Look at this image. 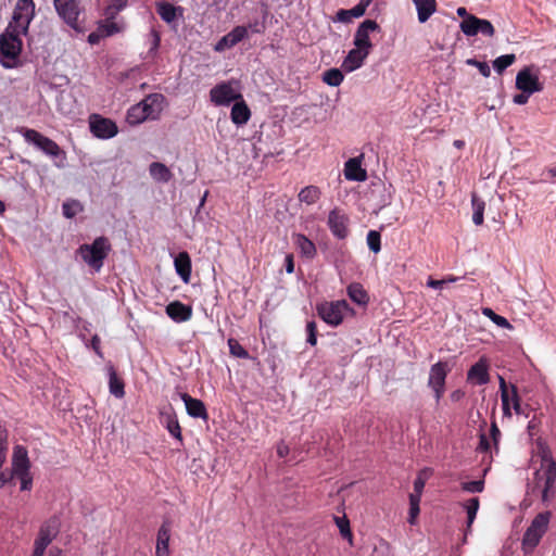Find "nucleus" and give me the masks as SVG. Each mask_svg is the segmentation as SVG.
<instances>
[{
	"label": "nucleus",
	"instance_id": "f257e3e1",
	"mask_svg": "<svg viewBox=\"0 0 556 556\" xmlns=\"http://www.w3.org/2000/svg\"><path fill=\"white\" fill-rule=\"evenodd\" d=\"M556 463L551 454L544 451L541 455L540 468L535 470L532 482L529 484V492H536L541 495L544 505H548L555 497Z\"/></svg>",
	"mask_w": 556,
	"mask_h": 556
},
{
	"label": "nucleus",
	"instance_id": "f03ea898",
	"mask_svg": "<svg viewBox=\"0 0 556 556\" xmlns=\"http://www.w3.org/2000/svg\"><path fill=\"white\" fill-rule=\"evenodd\" d=\"M164 96L151 93L139 103L131 105L126 114V122L131 125H139L147 119H156L163 110Z\"/></svg>",
	"mask_w": 556,
	"mask_h": 556
},
{
	"label": "nucleus",
	"instance_id": "7ed1b4c3",
	"mask_svg": "<svg viewBox=\"0 0 556 556\" xmlns=\"http://www.w3.org/2000/svg\"><path fill=\"white\" fill-rule=\"evenodd\" d=\"M20 31L13 29L12 25L7 26L0 35V64L4 68H14L18 64L23 41Z\"/></svg>",
	"mask_w": 556,
	"mask_h": 556
},
{
	"label": "nucleus",
	"instance_id": "20e7f679",
	"mask_svg": "<svg viewBox=\"0 0 556 556\" xmlns=\"http://www.w3.org/2000/svg\"><path fill=\"white\" fill-rule=\"evenodd\" d=\"M110 251L109 240L105 237H98L91 244L80 245L78 254L87 265L96 271H100Z\"/></svg>",
	"mask_w": 556,
	"mask_h": 556
},
{
	"label": "nucleus",
	"instance_id": "39448f33",
	"mask_svg": "<svg viewBox=\"0 0 556 556\" xmlns=\"http://www.w3.org/2000/svg\"><path fill=\"white\" fill-rule=\"evenodd\" d=\"M35 17L34 0H17L13 10L12 18L8 26L14 30L27 35L29 25Z\"/></svg>",
	"mask_w": 556,
	"mask_h": 556
},
{
	"label": "nucleus",
	"instance_id": "423d86ee",
	"mask_svg": "<svg viewBox=\"0 0 556 556\" xmlns=\"http://www.w3.org/2000/svg\"><path fill=\"white\" fill-rule=\"evenodd\" d=\"M318 316L328 325L339 326L348 312H352L345 300L324 302L316 307Z\"/></svg>",
	"mask_w": 556,
	"mask_h": 556
},
{
	"label": "nucleus",
	"instance_id": "0eeeda50",
	"mask_svg": "<svg viewBox=\"0 0 556 556\" xmlns=\"http://www.w3.org/2000/svg\"><path fill=\"white\" fill-rule=\"evenodd\" d=\"M59 17L72 29L80 31L79 16L83 12L81 0H53Z\"/></svg>",
	"mask_w": 556,
	"mask_h": 556
},
{
	"label": "nucleus",
	"instance_id": "6e6552de",
	"mask_svg": "<svg viewBox=\"0 0 556 556\" xmlns=\"http://www.w3.org/2000/svg\"><path fill=\"white\" fill-rule=\"evenodd\" d=\"M551 519V511L538 514L531 521L522 538L523 548L533 549L546 532Z\"/></svg>",
	"mask_w": 556,
	"mask_h": 556
},
{
	"label": "nucleus",
	"instance_id": "1a4fd4ad",
	"mask_svg": "<svg viewBox=\"0 0 556 556\" xmlns=\"http://www.w3.org/2000/svg\"><path fill=\"white\" fill-rule=\"evenodd\" d=\"M516 88L527 93L540 92L544 84L540 80V71L534 66H526L516 76Z\"/></svg>",
	"mask_w": 556,
	"mask_h": 556
},
{
	"label": "nucleus",
	"instance_id": "9d476101",
	"mask_svg": "<svg viewBox=\"0 0 556 556\" xmlns=\"http://www.w3.org/2000/svg\"><path fill=\"white\" fill-rule=\"evenodd\" d=\"M238 81H223L214 86L210 91L211 101L216 105H228L230 102L242 99L237 89Z\"/></svg>",
	"mask_w": 556,
	"mask_h": 556
},
{
	"label": "nucleus",
	"instance_id": "9b49d317",
	"mask_svg": "<svg viewBox=\"0 0 556 556\" xmlns=\"http://www.w3.org/2000/svg\"><path fill=\"white\" fill-rule=\"evenodd\" d=\"M88 122L91 134L98 139H111L118 132L117 125L100 114H91Z\"/></svg>",
	"mask_w": 556,
	"mask_h": 556
},
{
	"label": "nucleus",
	"instance_id": "f8f14e48",
	"mask_svg": "<svg viewBox=\"0 0 556 556\" xmlns=\"http://www.w3.org/2000/svg\"><path fill=\"white\" fill-rule=\"evenodd\" d=\"M380 26L379 24L374 20H365L363 21L358 27L356 28V31L354 34L353 38V45L354 47L364 49L366 51H371L372 49V42L370 40V33L372 31H379Z\"/></svg>",
	"mask_w": 556,
	"mask_h": 556
},
{
	"label": "nucleus",
	"instance_id": "ddd939ff",
	"mask_svg": "<svg viewBox=\"0 0 556 556\" xmlns=\"http://www.w3.org/2000/svg\"><path fill=\"white\" fill-rule=\"evenodd\" d=\"M460 29L466 36L482 34L488 37L494 35V27L490 21L469 15L460 23Z\"/></svg>",
	"mask_w": 556,
	"mask_h": 556
},
{
	"label": "nucleus",
	"instance_id": "4468645a",
	"mask_svg": "<svg viewBox=\"0 0 556 556\" xmlns=\"http://www.w3.org/2000/svg\"><path fill=\"white\" fill-rule=\"evenodd\" d=\"M446 375V364L442 362L435 363L430 368L428 386L433 390L437 402L440 401L444 393Z\"/></svg>",
	"mask_w": 556,
	"mask_h": 556
},
{
	"label": "nucleus",
	"instance_id": "2eb2a0df",
	"mask_svg": "<svg viewBox=\"0 0 556 556\" xmlns=\"http://www.w3.org/2000/svg\"><path fill=\"white\" fill-rule=\"evenodd\" d=\"M184 8L174 5L167 1L156 3V13L162 21L168 24L172 28H177L179 22L184 20Z\"/></svg>",
	"mask_w": 556,
	"mask_h": 556
},
{
	"label": "nucleus",
	"instance_id": "dca6fc26",
	"mask_svg": "<svg viewBox=\"0 0 556 556\" xmlns=\"http://www.w3.org/2000/svg\"><path fill=\"white\" fill-rule=\"evenodd\" d=\"M328 227L336 238L340 240L345 239L349 235L348 215L339 208L330 211L328 215Z\"/></svg>",
	"mask_w": 556,
	"mask_h": 556
},
{
	"label": "nucleus",
	"instance_id": "f3484780",
	"mask_svg": "<svg viewBox=\"0 0 556 556\" xmlns=\"http://www.w3.org/2000/svg\"><path fill=\"white\" fill-rule=\"evenodd\" d=\"M13 476L30 472V462L26 447L15 445L12 454V471Z\"/></svg>",
	"mask_w": 556,
	"mask_h": 556
},
{
	"label": "nucleus",
	"instance_id": "a211bd4d",
	"mask_svg": "<svg viewBox=\"0 0 556 556\" xmlns=\"http://www.w3.org/2000/svg\"><path fill=\"white\" fill-rule=\"evenodd\" d=\"M59 526V520L56 518H51L48 521H46L43 525H41L38 535L34 543L47 548L51 544V542L58 536Z\"/></svg>",
	"mask_w": 556,
	"mask_h": 556
},
{
	"label": "nucleus",
	"instance_id": "6ab92c4d",
	"mask_svg": "<svg viewBox=\"0 0 556 556\" xmlns=\"http://www.w3.org/2000/svg\"><path fill=\"white\" fill-rule=\"evenodd\" d=\"M369 51L354 47L349 51L342 62V68L346 73L354 72L363 66L365 60L369 55Z\"/></svg>",
	"mask_w": 556,
	"mask_h": 556
},
{
	"label": "nucleus",
	"instance_id": "aec40b11",
	"mask_svg": "<svg viewBox=\"0 0 556 556\" xmlns=\"http://www.w3.org/2000/svg\"><path fill=\"white\" fill-rule=\"evenodd\" d=\"M467 379L470 381H473L475 383H477L479 386L486 384L490 380L489 361L485 357H481L468 370Z\"/></svg>",
	"mask_w": 556,
	"mask_h": 556
},
{
	"label": "nucleus",
	"instance_id": "412c9836",
	"mask_svg": "<svg viewBox=\"0 0 556 556\" xmlns=\"http://www.w3.org/2000/svg\"><path fill=\"white\" fill-rule=\"evenodd\" d=\"M181 400L185 403L187 414L193 418H201L206 420L208 418L206 407L201 400L191 397L187 393L181 394Z\"/></svg>",
	"mask_w": 556,
	"mask_h": 556
},
{
	"label": "nucleus",
	"instance_id": "4be33fe9",
	"mask_svg": "<svg viewBox=\"0 0 556 556\" xmlns=\"http://www.w3.org/2000/svg\"><path fill=\"white\" fill-rule=\"evenodd\" d=\"M166 314L176 323H184L191 318L192 308L179 301L170 302L166 306Z\"/></svg>",
	"mask_w": 556,
	"mask_h": 556
},
{
	"label": "nucleus",
	"instance_id": "5701e85b",
	"mask_svg": "<svg viewBox=\"0 0 556 556\" xmlns=\"http://www.w3.org/2000/svg\"><path fill=\"white\" fill-rule=\"evenodd\" d=\"M344 175L353 181H364L367 178L366 170L361 167V156L352 157L345 163Z\"/></svg>",
	"mask_w": 556,
	"mask_h": 556
},
{
	"label": "nucleus",
	"instance_id": "b1692460",
	"mask_svg": "<svg viewBox=\"0 0 556 556\" xmlns=\"http://www.w3.org/2000/svg\"><path fill=\"white\" fill-rule=\"evenodd\" d=\"M175 269L184 282H189L191 276V260L187 252H180L174 261Z\"/></svg>",
	"mask_w": 556,
	"mask_h": 556
},
{
	"label": "nucleus",
	"instance_id": "393cba45",
	"mask_svg": "<svg viewBox=\"0 0 556 556\" xmlns=\"http://www.w3.org/2000/svg\"><path fill=\"white\" fill-rule=\"evenodd\" d=\"M169 539H170V529L167 523H163L157 532L156 540V556H169Z\"/></svg>",
	"mask_w": 556,
	"mask_h": 556
},
{
	"label": "nucleus",
	"instance_id": "a878e982",
	"mask_svg": "<svg viewBox=\"0 0 556 556\" xmlns=\"http://www.w3.org/2000/svg\"><path fill=\"white\" fill-rule=\"evenodd\" d=\"M419 23H426L437 11L435 0H413Z\"/></svg>",
	"mask_w": 556,
	"mask_h": 556
},
{
	"label": "nucleus",
	"instance_id": "bb28decb",
	"mask_svg": "<svg viewBox=\"0 0 556 556\" xmlns=\"http://www.w3.org/2000/svg\"><path fill=\"white\" fill-rule=\"evenodd\" d=\"M108 374H109L110 393L112 395H114L116 399L124 397V395H125L124 381L121 378H118L117 372L112 365H110L108 367Z\"/></svg>",
	"mask_w": 556,
	"mask_h": 556
},
{
	"label": "nucleus",
	"instance_id": "cd10ccee",
	"mask_svg": "<svg viewBox=\"0 0 556 556\" xmlns=\"http://www.w3.org/2000/svg\"><path fill=\"white\" fill-rule=\"evenodd\" d=\"M231 121L237 125H243L245 124L251 116V111L247 103L241 100L239 102H236L233 106L231 108Z\"/></svg>",
	"mask_w": 556,
	"mask_h": 556
},
{
	"label": "nucleus",
	"instance_id": "c85d7f7f",
	"mask_svg": "<svg viewBox=\"0 0 556 556\" xmlns=\"http://www.w3.org/2000/svg\"><path fill=\"white\" fill-rule=\"evenodd\" d=\"M294 243L302 256L309 260L315 257L316 247L306 236L301 233L296 235L294 237Z\"/></svg>",
	"mask_w": 556,
	"mask_h": 556
},
{
	"label": "nucleus",
	"instance_id": "c756f323",
	"mask_svg": "<svg viewBox=\"0 0 556 556\" xmlns=\"http://www.w3.org/2000/svg\"><path fill=\"white\" fill-rule=\"evenodd\" d=\"M149 173L150 176L159 182H168L173 176L169 168L165 164L159 162L150 164Z\"/></svg>",
	"mask_w": 556,
	"mask_h": 556
},
{
	"label": "nucleus",
	"instance_id": "7c9ffc66",
	"mask_svg": "<svg viewBox=\"0 0 556 556\" xmlns=\"http://www.w3.org/2000/svg\"><path fill=\"white\" fill-rule=\"evenodd\" d=\"M348 295L354 303L362 305V306L367 305V303L369 302V296H368L366 290L363 288L362 285L356 283V282L351 283L348 287Z\"/></svg>",
	"mask_w": 556,
	"mask_h": 556
},
{
	"label": "nucleus",
	"instance_id": "2f4dec72",
	"mask_svg": "<svg viewBox=\"0 0 556 556\" xmlns=\"http://www.w3.org/2000/svg\"><path fill=\"white\" fill-rule=\"evenodd\" d=\"M320 190L316 186H306L298 194L299 201L306 205L315 204L320 198Z\"/></svg>",
	"mask_w": 556,
	"mask_h": 556
},
{
	"label": "nucleus",
	"instance_id": "473e14b6",
	"mask_svg": "<svg viewBox=\"0 0 556 556\" xmlns=\"http://www.w3.org/2000/svg\"><path fill=\"white\" fill-rule=\"evenodd\" d=\"M98 27L104 37H111L124 29L123 23L115 22V18L109 17H105L104 21H100Z\"/></svg>",
	"mask_w": 556,
	"mask_h": 556
},
{
	"label": "nucleus",
	"instance_id": "72a5a7b5",
	"mask_svg": "<svg viewBox=\"0 0 556 556\" xmlns=\"http://www.w3.org/2000/svg\"><path fill=\"white\" fill-rule=\"evenodd\" d=\"M471 206H472V222L476 226L483 224V213L485 210V202L479 198L476 193L471 194Z\"/></svg>",
	"mask_w": 556,
	"mask_h": 556
},
{
	"label": "nucleus",
	"instance_id": "f704fd0d",
	"mask_svg": "<svg viewBox=\"0 0 556 556\" xmlns=\"http://www.w3.org/2000/svg\"><path fill=\"white\" fill-rule=\"evenodd\" d=\"M108 4L103 10V15L109 18H116V16L124 11L128 5V0H106Z\"/></svg>",
	"mask_w": 556,
	"mask_h": 556
},
{
	"label": "nucleus",
	"instance_id": "c9c22d12",
	"mask_svg": "<svg viewBox=\"0 0 556 556\" xmlns=\"http://www.w3.org/2000/svg\"><path fill=\"white\" fill-rule=\"evenodd\" d=\"M344 79L343 73L339 68H330L323 73V81L331 87H338Z\"/></svg>",
	"mask_w": 556,
	"mask_h": 556
},
{
	"label": "nucleus",
	"instance_id": "e433bc0d",
	"mask_svg": "<svg viewBox=\"0 0 556 556\" xmlns=\"http://www.w3.org/2000/svg\"><path fill=\"white\" fill-rule=\"evenodd\" d=\"M500 391H501L503 415H504V417L510 418L511 417V410H509L510 391L508 390L506 381L503 377H500Z\"/></svg>",
	"mask_w": 556,
	"mask_h": 556
},
{
	"label": "nucleus",
	"instance_id": "4c0bfd02",
	"mask_svg": "<svg viewBox=\"0 0 556 556\" xmlns=\"http://www.w3.org/2000/svg\"><path fill=\"white\" fill-rule=\"evenodd\" d=\"M37 149L43 151L45 153L59 157L62 154L61 149L56 144V141H31Z\"/></svg>",
	"mask_w": 556,
	"mask_h": 556
},
{
	"label": "nucleus",
	"instance_id": "58836bf2",
	"mask_svg": "<svg viewBox=\"0 0 556 556\" xmlns=\"http://www.w3.org/2000/svg\"><path fill=\"white\" fill-rule=\"evenodd\" d=\"M516 61L515 54H503L493 61V68L496 73L502 74Z\"/></svg>",
	"mask_w": 556,
	"mask_h": 556
},
{
	"label": "nucleus",
	"instance_id": "ea45409f",
	"mask_svg": "<svg viewBox=\"0 0 556 556\" xmlns=\"http://www.w3.org/2000/svg\"><path fill=\"white\" fill-rule=\"evenodd\" d=\"M482 314L491 319L496 326L501 328L513 329L511 324L505 317L497 315L492 308H482Z\"/></svg>",
	"mask_w": 556,
	"mask_h": 556
},
{
	"label": "nucleus",
	"instance_id": "a19ab883",
	"mask_svg": "<svg viewBox=\"0 0 556 556\" xmlns=\"http://www.w3.org/2000/svg\"><path fill=\"white\" fill-rule=\"evenodd\" d=\"M226 36L228 37V42H231L235 47L248 37V28L242 25L236 26Z\"/></svg>",
	"mask_w": 556,
	"mask_h": 556
},
{
	"label": "nucleus",
	"instance_id": "79ce46f5",
	"mask_svg": "<svg viewBox=\"0 0 556 556\" xmlns=\"http://www.w3.org/2000/svg\"><path fill=\"white\" fill-rule=\"evenodd\" d=\"M479 498L472 497L465 504V509L467 511V529L469 530L471 525L475 521V518L477 516V511L479 509Z\"/></svg>",
	"mask_w": 556,
	"mask_h": 556
},
{
	"label": "nucleus",
	"instance_id": "37998d69",
	"mask_svg": "<svg viewBox=\"0 0 556 556\" xmlns=\"http://www.w3.org/2000/svg\"><path fill=\"white\" fill-rule=\"evenodd\" d=\"M62 211L66 218H73L83 211V205L77 200H70L63 203Z\"/></svg>",
	"mask_w": 556,
	"mask_h": 556
},
{
	"label": "nucleus",
	"instance_id": "c03bdc74",
	"mask_svg": "<svg viewBox=\"0 0 556 556\" xmlns=\"http://www.w3.org/2000/svg\"><path fill=\"white\" fill-rule=\"evenodd\" d=\"M9 433L5 427L0 426V468L7 460V454L9 448Z\"/></svg>",
	"mask_w": 556,
	"mask_h": 556
},
{
	"label": "nucleus",
	"instance_id": "a18cd8bd",
	"mask_svg": "<svg viewBox=\"0 0 556 556\" xmlns=\"http://www.w3.org/2000/svg\"><path fill=\"white\" fill-rule=\"evenodd\" d=\"M257 143H260V146H257V144L252 146L255 157H260L262 154L263 160H266L268 157H273L275 154L278 155L281 153V150H276L274 153V152L269 151L266 147H264V146H267L268 141L260 140V141H257Z\"/></svg>",
	"mask_w": 556,
	"mask_h": 556
},
{
	"label": "nucleus",
	"instance_id": "49530a36",
	"mask_svg": "<svg viewBox=\"0 0 556 556\" xmlns=\"http://www.w3.org/2000/svg\"><path fill=\"white\" fill-rule=\"evenodd\" d=\"M334 521L337 527L339 528L340 534L344 539H348L350 543H352L353 535L350 528V521L346 518V516L334 517Z\"/></svg>",
	"mask_w": 556,
	"mask_h": 556
},
{
	"label": "nucleus",
	"instance_id": "de8ad7c7",
	"mask_svg": "<svg viewBox=\"0 0 556 556\" xmlns=\"http://www.w3.org/2000/svg\"><path fill=\"white\" fill-rule=\"evenodd\" d=\"M228 346L231 355L239 358L249 357L248 351L236 339H228Z\"/></svg>",
	"mask_w": 556,
	"mask_h": 556
},
{
	"label": "nucleus",
	"instance_id": "09e8293b",
	"mask_svg": "<svg viewBox=\"0 0 556 556\" xmlns=\"http://www.w3.org/2000/svg\"><path fill=\"white\" fill-rule=\"evenodd\" d=\"M380 239H381L380 233L376 230H370L367 233V244H368V248L374 253H378L381 250Z\"/></svg>",
	"mask_w": 556,
	"mask_h": 556
},
{
	"label": "nucleus",
	"instance_id": "8fccbe9b",
	"mask_svg": "<svg viewBox=\"0 0 556 556\" xmlns=\"http://www.w3.org/2000/svg\"><path fill=\"white\" fill-rule=\"evenodd\" d=\"M513 407L517 415L523 414L520 405V399L517 392V388L515 386L510 387V399H509V408Z\"/></svg>",
	"mask_w": 556,
	"mask_h": 556
},
{
	"label": "nucleus",
	"instance_id": "3c124183",
	"mask_svg": "<svg viewBox=\"0 0 556 556\" xmlns=\"http://www.w3.org/2000/svg\"><path fill=\"white\" fill-rule=\"evenodd\" d=\"M462 489L469 493H480L484 489V481L476 480V481L463 482Z\"/></svg>",
	"mask_w": 556,
	"mask_h": 556
},
{
	"label": "nucleus",
	"instance_id": "603ef678",
	"mask_svg": "<svg viewBox=\"0 0 556 556\" xmlns=\"http://www.w3.org/2000/svg\"><path fill=\"white\" fill-rule=\"evenodd\" d=\"M428 477H429L428 469H424L418 473L417 478L414 481V492H417V493L424 492V488H425Z\"/></svg>",
	"mask_w": 556,
	"mask_h": 556
},
{
	"label": "nucleus",
	"instance_id": "864d4df0",
	"mask_svg": "<svg viewBox=\"0 0 556 556\" xmlns=\"http://www.w3.org/2000/svg\"><path fill=\"white\" fill-rule=\"evenodd\" d=\"M306 332H307V339L306 342L315 346L317 344V327L316 323L314 320H311L306 324Z\"/></svg>",
	"mask_w": 556,
	"mask_h": 556
},
{
	"label": "nucleus",
	"instance_id": "5fc2aeb1",
	"mask_svg": "<svg viewBox=\"0 0 556 556\" xmlns=\"http://www.w3.org/2000/svg\"><path fill=\"white\" fill-rule=\"evenodd\" d=\"M467 63L469 65L476 66L483 77H489L491 75V68L486 62H480L475 59H469Z\"/></svg>",
	"mask_w": 556,
	"mask_h": 556
},
{
	"label": "nucleus",
	"instance_id": "6e6d98bb",
	"mask_svg": "<svg viewBox=\"0 0 556 556\" xmlns=\"http://www.w3.org/2000/svg\"><path fill=\"white\" fill-rule=\"evenodd\" d=\"M167 430L168 432L176 439L181 440V431L178 420L175 418H169L167 421Z\"/></svg>",
	"mask_w": 556,
	"mask_h": 556
},
{
	"label": "nucleus",
	"instance_id": "4d7b16f0",
	"mask_svg": "<svg viewBox=\"0 0 556 556\" xmlns=\"http://www.w3.org/2000/svg\"><path fill=\"white\" fill-rule=\"evenodd\" d=\"M21 481V490L29 491L33 486V477L30 472L15 476Z\"/></svg>",
	"mask_w": 556,
	"mask_h": 556
},
{
	"label": "nucleus",
	"instance_id": "13d9d810",
	"mask_svg": "<svg viewBox=\"0 0 556 556\" xmlns=\"http://www.w3.org/2000/svg\"><path fill=\"white\" fill-rule=\"evenodd\" d=\"M18 132L25 139H29V140H33V139H47L46 137L41 136L39 132H37L36 130H33V129L21 128L18 130Z\"/></svg>",
	"mask_w": 556,
	"mask_h": 556
},
{
	"label": "nucleus",
	"instance_id": "bf43d9fd",
	"mask_svg": "<svg viewBox=\"0 0 556 556\" xmlns=\"http://www.w3.org/2000/svg\"><path fill=\"white\" fill-rule=\"evenodd\" d=\"M366 9L367 7L359 1L355 7L350 9V14L352 18H357L365 14Z\"/></svg>",
	"mask_w": 556,
	"mask_h": 556
},
{
	"label": "nucleus",
	"instance_id": "052dcab7",
	"mask_svg": "<svg viewBox=\"0 0 556 556\" xmlns=\"http://www.w3.org/2000/svg\"><path fill=\"white\" fill-rule=\"evenodd\" d=\"M232 43L231 42H228V37L225 35L223 36L218 41L217 43L215 45L214 49L215 51L217 52H222L226 49H229V48H232Z\"/></svg>",
	"mask_w": 556,
	"mask_h": 556
},
{
	"label": "nucleus",
	"instance_id": "680f3d73",
	"mask_svg": "<svg viewBox=\"0 0 556 556\" xmlns=\"http://www.w3.org/2000/svg\"><path fill=\"white\" fill-rule=\"evenodd\" d=\"M532 96V93H527L526 91H521L518 94H515L513 98V102L517 105H523L528 103L529 98Z\"/></svg>",
	"mask_w": 556,
	"mask_h": 556
},
{
	"label": "nucleus",
	"instance_id": "e2e57ef3",
	"mask_svg": "<svg viewBox=\"0 0 556 556\" xmlns=\"http://www.w3.org/2000/svg\"><path fill=\"white\" fill-rule=\"evenodd\" d=\"M336 20L341 23H350L353 18L350 14V10L341 9L337 12Z\"/></svg>",
	"mask_w": 556,
	"mask_h": 556
},
{
	"label": "nucleus",
	"instance_id": "0e129e2a",
	"mask_svg": "<svg viewBox=\"0 0 556 556\" xmlns=\"http://www.w3.org/2000/svg\"><path fill=\"white\" fill-rule=\"evenodd\" d=\"M248 30L250 29L254 34H262L265 30V25L258 21H254L245 26Z\"/></svg>",
	"mask_w": 556,
	"mask_h": 556
},
{
	"label": "nucleus",
	"instance_id": "69168bd1",
	"mask_svg": "<svg viewBox=\"0 0 556 556\" xmlns=\"http://www.w3.org/2000/svg\"><path fill=\"white\" fill-rule=\"evenodd\" d=\"M490 432H491V438L494 442V445H495V447H497L498 439L501 437V431L495 421H492Z\"/></svg>",
	"mask_w": 556,
	"mask_h": 556
},
{
	"label": "nucleus",
	"instance_id": "338daca9",
	"mask_svg": "<svg viewBox=\"0 0 556 556\" xmlns=\"http://www.w3.org/2000/svg\"><path fill=\"white\" fill-rule=\"evenodd\" d=\"M101 38H105L104 35L99 30V27H97L96 31H92L88 35V42L90 45H97Z\"/></svg>",
	"mask_w": 556,
	"mask_h": 556
},
{
	"label": "nucleus",
	"instance_id": "774afa93",
	"mask_svg": "<svg viewBox=\"0 0 556 556\" xmlns=\"http://www.w3.org/2000/svg\"><path fill=\"white\" fill-rule=\"evenodd\" d=\"M420 508L419 506H409L408 513V522L414 525L416 522L417 516L419 515Z\"/></svg>",
	"mask_w": 556,
	"mask_h": 556
}]
</instances>
